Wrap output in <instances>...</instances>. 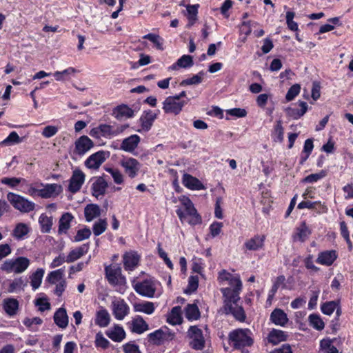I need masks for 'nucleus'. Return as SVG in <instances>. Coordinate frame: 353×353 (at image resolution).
<instances>
[{
    "instance_id": "nucleus-53",
    "label": "nucleus",
    "mask_w": 353,
    "mask_h": 353,
    "mask_svg": "<svg viewBox=\"0 0 353 353\" xmlns=\"http://www.w3.org/2000/svg\"><path fill=\"white\" fill-rule=\"evenodd\" d=\"M297 208L299 209H318L319 208H324V206L320 201L312 202L310 201H304L299 203Z\"/></svg>"
},
{
    "instance_id": "nucleus-61",
    "label": "nucleus",
    "mask_w": 353,
    "mask_h": 353,
    "mask_svg": "<svg viewBox=\"0 0 353 353\" xmlns=\"http://www.w3.org/2000/svg\"><path fill=\"white\" fill-rule=\"evenodd\" d=\"M106 170L112 175L114 181L117 184H121L123 183V177L119 170L114 168H107Z\"/></svg>"
},
{
    "instance_id": "nucleus-40",
    "label": "nucleus",
    "mask_w": 353,
    "mask_h": 353,
    "mask_svg": "<svg viewBox=\"0 0 353 353\" xmlns=\"http://www.w3.org/2000/svg\"><path fill=\"white\" fill-rule=\"evenodd\" d=\"M39 223L41 225V230L43 233H48L50 232L53 225V219L52 216L48 217L44 214H42L39 219Z\"/></svg>"
},
{
    "instance_id": "nucleus-41",
    "label": "nucleus",
    "mask_w": 353,
    "mask_h": 353,
    "mask_svg": "<svg viewBox=\"0 0 353 353\" xmlns=\"http://www.w3.org/2000/svg\"><path fill=\"white\" fill-rule=\"evenodd\" d=\"M43 274L44 270L39 268L30 276V285L34 290L40 287Z\"/></svg>"
},
{
    "instance_id": "nucleus-58",
    "label": "nucleus",
    "mask_w": 353,
    "mask_h": 353,
    "mask_svg": "<svg viewBox=\"0 0 353 353\" xmlns=\"http://www.w3.org/2000/svg\"><path fill=\"white\" fill-rule=\"evenodd\" d=\"M336 307V303L335 301H329L324 303L321 305V311L326 315H331Z\"/></svg>"
},
{
    "instance_id": "nucleus-4",
    "label": "nucleus",
    "mask_w": 353,
    "mask_h": 353,
    "mask_svg": "<svg viewBox=\"0 0 353 353\" xmlns=\"http://www.w3.org/2000/svg\"><path fill=\"white\" fill-rule=\"evenodd\" d=\"M30 260L23 256L17 257L15 259L5 261L1 269L7 273L20 274L23 272L29 266Z\"/></svg>"
},
{
    "instance_id": "nucleus-17",
    "label": "nucleus",
    "mask_w": 353,
    "mask_h": 353,
    "mask_svg": "<svg viewBox=\"0 0 353 353\" xmlns=\"http://www.w3.org/2000/svg\"><path fill=\"white\" fill-rule=\"evenodd\" d=\"M141 138L137 134H132L122 141L120 148L125 152L132 153L138 147Z\"/></svg>"
},
{
    "instance_id": "nucleus-63",
    "label": "nucleus",
    "mask_w": 353,
    "mask_h": 353,
    "mask_svg": "<svg viewBox=\"0 0 353 353\" xmlns=\"http://www.w3.org/2000/svg\"><path fill=\"white\" fill-rule=\"evenodd\" d=\"M325 176V172L321 171L319 173L311 174L303 179V181L305 183H314L316 182L319 179Z\"/></svg>"
},
{
    "instance_id": "nucleus-27",
    "label": "nucleus",
    "mask_w": 353,
    "mask_h": 353,
    "mask_svg": "<svg viewBox=\"0 0 353 353\" xmlns=\"http://www.w3.org/2000/svg\"><path fill=\"white\" fill-rule=\"evenodd\" d=\"M113 115L117 119H122L123 118H131L134 116V110L128 107L127 105L122 104L117 106L113 110Z\"/></svg>"
},
{
    "instance_id": "nucleus-46",
    "label": "nucleus",
    "mask_w": 353,
    "mask_h": 353,
    "mask_svg": "<svg viewBox=\"0 0 353 353\" xmlns=\"http://www.w3.org/2000/svg\"><path fill=\"white\" fill-rule=\"evenodd\" d=\"M284 130L281 121H277L274 127L272 137L274 141L281 143L283 141Z\"/></svg>"
},
{
    "instance_id": "nucleus-38",
    "label": "nucleus",
    "mask_w": 353,
    "mask_h": 353,
    "mask_svg": "<svg viewBox=\"0 0 353 353\" xmlns=\"http://www.w3.org/2000/svg\"><path fill=\"white\" fill-rule=\"evenodd\" d=\"M134 310L135 312L151 314L154 311V305L152 302L138 303L134 305Z\"/></svg>"
},
{
    "instance_id": "nucleus-51",
    "label": "nucleus",
    "mask_w": 353,
    "mask_h": 353,
    "mask_svg": "<svg viewBox=\"0 0 353 353\" xmlns=\"http://www.w3.org/2000/svg\"><path fill=\"white\" fill-rule=\"evenodd\" d=\"M143 39H148L152 43H153L158 50H163L162 39L160 37L159 35L149 33L148 34L144 35L143 37Z\"/></svg>"
},
{
    "instance_id": "nucleus-39",
    "label": "nucleus",
    "mask_w": 353,
    "mask_h": 353,
    "mask_svg": "<svg viewBox=\"0 0 353 353\" xmlns=\"http://www.w3.org/2000/svg\"><path fill=\"white\" fill-rule=\"evenodd\" d=\"M185 316L190 320H197L200 317V312L196 304H188L185 309Z\"/></svg>"
},
{
    "instance_id": "nucleus-8",
    "label": "nucleus",
    "mask_w": 353,
    "mask_h": 353,
    "mask_svg": "<svg viewBox=\"0 0 353 353\" xmlns=\"http://www.w3.org/2000/svg\"><path fill=\"white\" fill-rule=\"evenodd\" d=\"M219 279L221 281H225L228 282V284L230 287L224 288L223 289H227L231 291L232 294L235 293H240L242 290V282L237 276H233L230 273L226 272L225 270H223L219 273Z\"/></svg>"
},
{
    "instance_id": "nucleus-18",
    "label": "nucleus",
    "mask_w": 353,
    "mask_h": 353,
    "mask_svg": "<svg viewBox=\"0 0 353 353\" xmlns=\"http://www.w3.org/2000/svg\"><path fill=\"white\" fill-rule=\"evenodd\" d=\"M182 183L185 187L192 190L205 189V186L198 179L187 173L183 176Z\"/></svg>"
},
{
    "instance_id": "nucleus-64",
    "label": "nucleus",
    "mask_w": 353,
    "mask_h": 353,
    "mask_svg": "<svg viewBox=\"0 0 353 353\" xmlns=\"http://www.w3.org/2000/svg\"><path fill=\"white\" fill-rule=\"evenodd\" d=\"M74 72V69L73 68H68L61 72H56L54 73V77L56 80L61 81L64 80L67 76L73 73Z\"/></svg>"
},
{
    "instance_id": "nucleus-50",
    "label": "nucleus",
    "mask_w": 353,
    "mask_h": 353,
    "mask_svg": "<svg viewBox=\"0 0 353 353\" xmlns=\"http://www.w3.org/2000/svg\"><path fill=\"white\" fill-rule=\"evenodd\" d=\"M107 226L108 223L106 219H99L93 225L92 230L95 236H99L105 231Z\"/></svg>"
},
{
    "instance_id": "nucleus-49",
    "label": "nucleus",
    "mask_w": 353,
    "mask_h": 353,
    "mask_svg": "<svg viewBox=\"0 0 353 353\" xmlns=\"http://www.w3.org/2000/svg\"><path fill=\"white\" fill-rule=\"evenodd\" d=\"M29 232L28 227L25 223H18L13 230V236L19 239L23 238Z\"/></svg>"
},
{
    "instance_id": "nucleus-11",
    "label": "nucleus",
    "mask_w": 353,
    "mask_h": 353,
    "mask_svg": "<svg viewBox=\"0 0 353 353\" xmlns=\"http://www.w3.org/2000/svg\"><path fill=\"white\" fill-rule=\"evenodd\" d=\"M105 270L107 279L112 285H117L121 281L125 280L121 273V268L118 264L106 267Z\"/></svg>"
},
{
    "instance_id": "nucleus-16",
    "label": "nucleus",
    "mask_w": 353,
    "mask_h": 353,
    "mask_svg": "<svg viewBox=\"0 0 353 353\" xmlns=\"http://www.w3.org/2000/svg\"><path fill=\"white\" fill-rule=\"evenodd\" d=\"M157 118V114L153 112L152 110L145 111L143 114L140 117V123L141 129L138 130V132H148L149 131Z\"/></svg>"
},
{
    "instance_id": "nucleus-32",
    "label": "nucleus",
    "mask_w": 353,
    "mask_h": 353,
    "mask_svg": "<svg viewBox=\"0 0 353 353\" xmlns=\"http://www.w3.org/2000/svg\"><path fill=\"white\" fill-rule=\"evenodd\" d=\"M194 65L193 57L190 55H183L180 57L177 61L174 63L170 69L173 70H178L179 68H190Z\"/></svg>"
},
{
    "instance_id": "nucleus-48",
    "label": "nucleus",
    "mask_w": 353,
    "mask_h": 353,
    "mask_svg": "<svg viewBox=\"0 0 353 353\" xmlns=\"http://www.w3.org/2000/svg\"><path fill=\"white\" fill-rule=\"evenodd\" d=\"M320 346L321 350L325 353H338L337 348L332 344V341L329 339L321 340Z\"/></svg>"
},
{
    "instance_id": "nucleus-57",
    "label": "nucleus",
    "mask_w": 353,
    "mask_h": 353,
    "mask_svg": "<svg viewBox=\"0 0 353 353\" xmlns=\"http://www.w3.org/2000/svg\"><path fill=\"white\" fill-rule=\"evenodd\" d=\"M99 131L101 137H110L114 136V127L107 124L99 125Z\"/></svg>"
},
{
    "instance_id": "nucleus-43",
    "label": "nucleus",
    "mask_w": 353,
    "mask_h": 353,
    "mask_svg": "<svg viewBox=\"0 0 353 353\" xmlns=\"http://www.w3.org/2000/svg\"><path fill=\"white\" fill-rule=\"evenodd\" d=\"M205 74L203 72L194 75L190 78H188L179 82V87H185L189 85H196L202 81L203 77Z\"/></svg>"
},
{
    "instance_id": "nucleus-52",
    "label": "nucleus",
    "mask_w": 353,
    "mask_h": 353,
    "mask_svg": "<svg viewBox=\"0 0 353 353\" xmlns=\"http://www.w3.org/2000/svg\"><path fill=\"white\" fill-rule=\"evenodd\" d=\"M91 230L88 228H84L83 229L79 230L74 237V241L79 242L85 239H88L91 236Z\"/></svg>"
},
{
    "instance_id": "nucleus-25",
    "label": "nucleus",
    "mask_w": 353,
    "mask_h": 353,
    "mask_svg": "<svg viewBox=\"0 0 353 353\" xmlns=\"http://www.w3.org/2000/svg\"><path fill=\"white\" fill-rule=\"evenodd\" d=\"M105 334L111 340L115 342H121L125 337V332L119 325H115L113 327L108 329Z\"/></svg>"
},
{
    "instance_id": "nucleus-13",
    "label": "nucleus",
    "mask_w": 353,
    "mask_h": 353,
    "mask_svg": "<svg viewBox=\"0 0 353 353\" xmlns=\"http://www.w3.org/2000/svg\"><path fill=\"white\" fill-rule=\"evenodd\" d=\"M107 154L104 151H99L90 155L85 161L86 168L92 170L98 169L105 161Z\"/></svg>"
},
{
    "instance_id": "nucleus-33",
    "label": "nucleus",
    "mask_w": 353,
    "mask_h": 353,
    "mask_svg": "<svg viewBox=\"0 0 353 353\" xmlns=\"http://www.w3.org/2000/svg\"><path fill=\"white\" fill-rule=\"evenodd\" d=\"M299 106L301 109H296L293 108H288L285 111L288 115L292 117L294 119H299L303 117L307 110V104L306 102L300 101Z\"/></svg>"
},
{
    "instance_id": "nucleus-44",
    "label": "nucleus",
    "mask_w": 353,
    "mask_h": 353,
    "mask_svg": "<svg viewBox=\"0 0 353 353\" xmlns=\"http://www.w3.org/2000/svg\"><path fill=\"white\" fill-rule=\"evenodd\" d=\"M148 339L150 342L154 345H161L165 339V333L162 330H157L148 334Z\"/></svg>"
},
{
    "instance_id": "nucleus-5",
    "label": "nucleus",
    "mask_w": 353,
    "mask_h": 353,
    "mask_svg": "<svg viewBox=\"0 0 353 353\" xmlns=\"http://www.w3.org/2000/svg\"><path fill=\"white\" fill-rule=\"evenodd\" d=\"M7 199L15 209L22 213H28L34 210L35 203L19 194L9 192Z\"/></svg>"
},
{
    "instance_id": "nucleus-22",
    "label": "nucleus",
    "mask_w": 353,
    "mask_h": 353,
    "mask_svg": "<svg viewBox=\"0 0 353 353\" xmlns=\"http://www.w3.org/2000/svg\"><path fill=\"white\" fill-rule=\"evenodd\" d=\"M140 257L136 252H128L123 256V263L125 270L132 271L139 264Z\"/></svg>"
},
{
    "instance_id": "nucleus-14",
    "label": "nucleus",
    "mask_w": 353,
    "mask_h": 353,
    "mask_svg": "<svg viewBox=\"0 0 353 353\" xmlns=\"http://www.w3.org/2000/svg\"><path fill=\"white\" fill-rule=\"evenodd\" d=\"M85 176L81 170L79 169L74 170L70 180L68 188L70 192L72 193L78 192L85 181Z\"/></svg>"
},
{
    "instance_id": "nucleus-30",
    "label": "nucleus",
    "mask_w": 353,
    "mask_h": 353,
    "mask_svg": "<svg viewBox=\"0 0 353 353\" xmlns=\"http://www.w3.org/2000/svg\"><path fill=\"white\" fill-rule=\"evenodd\" d=\"M84 214L86 221L90 222L101 215L100 207L97 204H88L84 208Z\"/></svg>"
},
{
    "instance_id": "nucleus-12",
    "label": "nucleus",
    "mask_w": 353,
    "mask_h": 353,
    "mask_svg": "<svg viewBox=\"0 0 353 353\" xmlns=\"http://www.w3.org/2000/svg\"><path fill=\"white\" fill-rule=\"evenodd\" d=\"M121 165L125 170V172L131 179L136 177L141 168V163L132 157L125 159L121 162Z\"/></svg>"
},
{
    "instance_id": "nucleus-28",
    "label": "nucleus",
    "mask_w": 353,
    "mask_h": 353,
    "mask_svg": "<svg viewBox=\"0 0 353 353\" xmlns=\"http://www.w3.org/2000/svg\"><path fill=\"white\" fill-rule=\"evenodd\" d=\"M270 319L276 325L285 326L288 321L287 314L281 309L274 310L270 315Z\"/></svg>"
},
{
    "instance_id": "nucleus-59",
    "label": "nucleus",
    "mask_w": 353,
    "mask_h": 353,
    "mask_svg": "<svg viewBox=\"0 0 353 353\" xmlns=\"http://www.w3.org/2000/svg\"><path fill=\"white\" fill-rule=\"evenodd\" d=\"M63 270L59 269L51 272L48 276V281L50 283L54 284L57 281L62 279Z\"/></svg>"
},
{
    "instance_id": "nucleus-21",
    "label": "nucleus",
    "mask_w": 353,
    "mask_h": 353,
    "mask_svg": "<svg viewBox=\"0 0 353 353\" xmlns=\"http://www.w3.org/2000/svg\"><path fill=\"white\" fill-rule=\"evenodd\" d=\"M108 183L103 176L98 177L92 185V194L94 196L98 198L105 194Z\"/></svg>"
},
{
    "instance_id": "nucleus-60",
    "label": "nucleus",
    "mask_w": 353,
    "mask_h": 353,
    "mask_svg": "<svg viewBox=\"0 0 353 353\" xmlns=\"http://www.w3.org/2000/svg\"><path fill=\"white\" fill-rule=\"evenodd\" d=\"M43 323V321L39 317H34V318H26L23 320V324L30 328L32 330H36V329L33 327L34 325H41Z\"/></svg>"
},
{
    "instance_id": "nucleus-9",
    "label": "nucleus",
    "mask_w": 353,
    "mask_h": 353,
    "mask_svg": "<svg viewBox=\"0 0 353 353\" xmlns=\"http://www.w3.org/2000/svg\"><path fill=\"white\" fill-rule=\"evenodd\" d=\"M112 314L117 320H123L130 312V307L122 299H114L112 302Z\"/></svg>"
},
{
    "instance_id": "nucleus-54",
    "label": "nucleus",
    "mask_w": 353,
    "mask_h": 353,
    "mask_svg": "<svg viewBox=\"0 0 353 353\" xmlns=\"http://www.w3.org/2000/svg\"><path fill=\"white\" fill-rule=\"evenodd\" d=\"M295 16V13L292 11L286 12V23L288 28L292 31H297L299 26L296 22L294 21L293 19Z\"/></svg>"
},
{
    "instance_id": "nucleus-37",
    "label": "nucleus",
    "mask_w": 353,
    "mask_h": 353,
    "mask_svg": "<svg viewBox=\"0 0 353 353\" xmlns=\"http://www.w3.org/2000/svg\"><path fill=\"white\" fill-rule=\"evenodd\" d=\"M168 322L172 325H177L182 323L181 308L180 306H175L172 309L168 317Z\"/></svg>"
},
{
    "instance_id": "nucleus-23",
    "label": "nucleus",
    "mask_w": 353,
    "mask_h": 353,
    "mask_svg": "<svg viewBox=\"0 0 353 353\" xmlns=\"http://www.w3.org/2000/svg\"><path fill=\"white\" fill-rule=\"evenodd\" d=\"M73 219L74 216L71 213L65 212L61 215L59 221V234H66L68 232Z\"/></svg>"
},
{
    "instance_id": "nucleus-45",
    "label": "nucleus",
    "mask_w": 353,
    "mask_h": 353,
    "mask_svg": "<svg viewBox=\"0 0 353 353\" xmlns=\"http://www.w3.org/2000/svg\"><path fill=\"white\" fill-rule=\"evenodd\" d=\"M58 187V185L55 183L46 184V185L43 186V188L40 189L39 196L46 199L52 196L53 194L57 191Z\"/></svg>"
},
{
    "instance_id": "nucleus-10",
    "label": "nucleus",
    "mask_w": 353,
    "mask_h": 353,
    "mask_svg": "<svg viewBox=\"0 0 353 353\" xmlns=\"http://www.w3.org/2000/svg\"><path fill=\"white\" fill-rule=\"evenodd\" d=\"M93 146V141L88 136L83 135L76 140L73 152L75 154L82 156Z\"/></svg>"
},
{
    "instance_id": "nucleus-47",
    "label": "nucleus",
    "mask_w": 353,
    "mask_h": 353,
    "mask_svg": "<svg viewBox=\"0 0 353 353\" xmlns=\"http://www.w3.org/2000/svg\"><path fill=\"white\" fill-rule=\"evenodd\" d=\"M285 277L283 275H280L276 277L272 289L270 290L268 299H271L274 297L279 287L283 286L284 288L285 286Z\"/></svg>"
},
{
    "instance_id": "nucleus-26",
    "label": "nucleus",
    "mask_w": 353,
    "mask_h": 353,
    "mask_svg": "<svg viewBox=\"0 0 353 353\" xmlns=\"http://www.w3.org/2000/svg\"><path fill=\"white\" fill-rule=\"evenodd\" d=\"M53 318L54 323L60 328L64 329L68 326V316L65 308H59L54 313Z\"/></svg>"
},
{
    "instance_id": "nucleus-2",
    "label": "nucleus",
    "mask_w": 353,
    "mask_h": 353,
    "mask_svg": "<svg viewBox=\"0 0 353 353\" xmlns=\"http://www.w3.org/2000/svg\"><path fill=\"white\" fill-rule=\"evenodd\" d=\"M180 201L184 208V210L178 208L176 210V213L180 221L182 223L187 221L189 224L192 225L201 223V217L198 214L191 200L188 197L183 196L180 199Z\"/></svg>"
},
{
    "instance_id": "nucleus-20",
    "label": "nucleus",
    "mask_w": 353,
    "mask_h": 353,
    "mask_svg": "<svg viewBox=\"0 0 353 353\" xmlns=\"http://www.w3.org/2000/svg\"><path fill=\"white\" fill-rule=\"evenodd\" d=\"M264 241L265 236L255 235L245 242L244 247L248 250L256 251L263 248L264 245Z\"/></svg>"
},
{
    "instance_id": "nucleus-29",
    "label": "nucleus",
    "mask_w": 353,
    "mask_h": 353,
    "mask_svg": "<svg viewBox=\"0 0 353 353\" xmlns=\"http://www.w3.org/2000/svg\"><path fill=\"white\" fill-rule=\"evenodd\" d=\"M88 244L86 243L71 250L66 258V262L72 263L80 259L83 255L88 252Z\"/></svg>"
},
{
    "instance_id": "nucleus-3",
    "label": "nucleus",
    "mask_w": 353,
    "mask_h": 353,
    "mask_svg": "<svg viewBox=\"0 0 353 353\" xmlns=\"http://www.w3.org/2000/svg\"><path fill=\"white\" fill-rule=\"evenodd\" d=\"M250 332L248 329H237L230 333L229 339L235 349H241L252 345L253 340L249 335Z\"/></svg>"
},
{
    "instance_id": "nucleus-36",
    "label": "nucleus",
    "mask_w": 353,
    "mask_h": 353,
    "mask_svg": "<svg viewBox=\"0 0 353 353\" xmlns=\"http://www.w3.org/2000/svg\"><path fill=\"white\" fill-rule=\"evenodd\" d=\"M110 321V316L105 309L101 310L97 312L95 323L99 327H104L108 325Z\"/></svg>"
},
{
    "instance_id": "nucleus-34",
    "label": "nucleus",
    "mask_w": 353,
    "mask_h": 353,
    "mask_svg": "<svg viewBox=\"0 0 353 353\" xmlns=\"http://www.w3.org/2000/svg\"><path fill=\"white\" fill-rule=\"evenodd\" d=\"M268 339L269 343L277 345L281 342L286 341L287 335L282 330L274 329L269 333Z\"/></svg>"
},
{
    "instance_id": "nucleus-62",
    "label": "nucleus",
    "mask_w": 353,
    "mask_h": 353,
    "mask_svg": "<svg viewBox=\"0 0 353 353\" xmlns=\"http://www.w3.org/2000/svg\"><path fill=\"white\" fill-rule=\"evenodd\" d=\"M21 142V139L19 137L18 134L13 131L10 133L8 137L3 140V143L4 144H14Z\"/></svg>"
},
{
    "instance_id": "nucleus-24",
    "label": "nucleus",
    "mask_w": 353,
    "mask_h": 353,
    "mask_svg": "<svg viewBox=\"0 0 353 353\" xmlns=\"http://www.w3.org/2000/svg\"><path fill=\"white\" fill-rule=\"evenodd\" d=\"M336 258L337 254L335 250H327L319 253L316 262L329 266L334 263Z\"/></svg>"
},
{
    "instance_id": "nucleus-19",
    "label": "nucleus",
    "mask_w": 353,
    "mask_h": 353,
    "mask_svg": "<svg viewBox=\"0 0 353 353\" xmlns=\"http://www.w3.org/2000/svg\"><path fill=\"white\" fill-rule=\"evenodd\" d=\"M310 234L311 230L305 222H302L300 225L296 228V231L292 235V239L294 241L304 242Z\"/></svg>"
},
{
    "instance_id": "nucleus-31",
    "label": "nucleus",
    "mask_w": 353,
    "mask_h": 353,
    "mask_svg": "<svg viewBox=\"0 0 353 353\" xmlns=\"http://www.w3.org/2000/svg\"><path fill=\"white\" fill-rule=\"evenodd\" d=\"M294 76V74L290 70H286L284 72L280 74V81L281 87H288L289 88H301L299 83H292L290 80Z\"/></svg>"
},
{
    "instance_id": "nucleus-7",
    "label": "nucleus",
    "mask_w": 353,
    "mask_h": 353,
    "mask_svg": "<svg viewBox=\"0 0 353 353\" xmlns=\"http://www.w3.org/2000/svg\"><path fill=\"white\" fill-rule=\"evenodd\" d=\"M188 336L192 339L190 345L193 349L201 350L204 347L205 339L203 332L198 326H190L188 331Z\"/></svg>"
},
{
    "instance_id": "nucleus-1",
    "label": "nucleus",
    "mask_w": 353,
    "mask_h": 353,
    "mask_svg": "<svg viewBox=\"0 0 353 353\" xmlns=\"http://www.w3.org/2000/svg\"><path fill=\"white\" fill-rule=\"evenodd\" d=\"M224 300V308L226 314H232L233 316L240 321H244L245 319V312L243 307L238 305V301L240 299L239 294L233 292L227 289L221 290Z\"/></svg>"
},
{
    "instance_id": "nucleus-55",
    "label": "nucleus",
    "mask_w": 353,
    "mask_h": 353,
    "mask_svg": "<svg viewBox=\"0 0 353 353\" xmlns=\"http://www.w3.org/2000/svg\"><path fill=\"white\" fill-rule=\"evenodd\" d=\"M309 319L311 325L317 330H321L324 328V323L318 315L310 314Z\"/></svg>"
},
{
    "instance_id": "nucleus-42",
    "label": "nucleus",
    "mask_w": 353,
    "mask_h": 353,
    "mask_svg": "<svg viewBox=\"0 0 353 353\" xmlns=\"http://www.w3.org/2000/svg\"><path fill=\"white\" fill-rule=\"evenodd\" d=\"M18 307L19 303L14 299H8L4 301L3 309L10 316H12L16 314Z\"/></svg>"
},
{
    "instance_id": "nucleus-6",
    "label": "nucleus",
    "mask_w": 353,
    "mask_h": 353,
    "mask_svg": "<svg viewBox=\"0 0 353 353\" xmlns=\"http://www.w3.org/2000/svg\"><path fill=\"white\" fill-rule=\"evenodd\" d=\"M185 92L183 91L180 94L175 96H170L165 99L163 102V109L166 113H172L175 115L180 113L183 107L187 103L186 101L182 99L185 97Z\"/></svg>"
},
{
    "instance_id": "nucleus-56",
    "label": "nucleus",
    "mask_w": 353,
    "mask_h": 353,
    "mask_svg": "<svg viewBox=\"0 0 353 353\" xmlns=\"http://www.w3.org/2000/svg\"><path fill=\"white\" fill-rule=\"evenodd\" d=\"M95 345L97 347L106 349L110 345V342L103 336L101 332H98L95 336Z\"/></svg>"
},
{
    "instance_id": "nucleus-15",
    "label": "nucleus",
    "mask_w": 353,
    "mask_h": 353,
    "mask_svg": "<svg viewBox=\"0 0 353 353\" xmlns=\"http://www.w3.org/2000/svg\"><path fill=\"white\" fill-rule=\"evenodd\" d=\"M134 288L138 294L147 297H153L155 293V287L153 283L148 280L137 283Z\"/></svg>"
},
{
    "instance_id": "nucleus-35",
    "label": "nucleus",
    "mask_w": 353,
    "mask_h": 353,
    "mask_svg": "<svg viewBox=\"0 0 353 353\" xmlns=\"http://www.w3.org/2000/svg\"><path fill=\"white\" fill-rule=\"evenodd\" d=\"M148 330V325L141 316H138L132 321V331L137 334H142Z\"/></svg>"
}]
</instances>
